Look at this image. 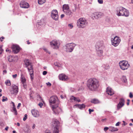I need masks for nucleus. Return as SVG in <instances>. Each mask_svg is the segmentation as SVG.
Returning a JSON list of instances; mask_svg holds the SVG:
<instances>
[{
  "mask_svg": "<svg viewBox=\"0 0 133 133\" xmlns=\"http://www.w3.org/2000/svg\"><path fill=\"white\" fill-rule=\"evenodd\" d=\"M87 86L90 90L95 91L98 89L99 84L97 79L95 78H91L87 81Z\"/></svg>",
  "mask_w": 133,
  "mask_h": 133,
  "instance_id": "1",
  "label": "nucleus"
},
{
  "mask_svg": "<svg viewBox=\"0 0 133 133\" xmlns=\"http://www.w3.org/2000/svg\"><path fill=\"white\" fill-rule=\"evenodd\" d=\"M116 12V15L118 16H124L128 17L129 15V11L122 6L117 8Z\"/></svg>",
  "mask_w": 133,
  "mask_h": 133,
  "instance_id": "2",
  "label": "nucleus"
},
{
  "mask_svg": "<svg viewBox=\"0 0 133 133\" xmlns=\"http://www.w3.org/2000/svg\"><path fill=\"white\" fill-rule=\"evenodd\" d=\"M49 102L50 106L52 107L53 106H55L59 104V101L56 96H51L49 99Z\"/></svg>",
  "mask_w": 133,
  "mask_h": 133,
  "instance_id": "3",
  "label": "nucleus"
},
{
  "mask_svg": "<svg viewBox=\"0 0 133 133\" xmlns=\"http://www.w3.org/2000/svg\"><path fill=\"white\" fill-rule=\"evenodd\" d=\"M88 22L84 18H80L77 21V25L79 28H84L87 25Z\"/></svg>",
  "mask_w": 133,
  "mask_h": 133,
  "instance_id": "4",
  "label": "nucleus"
},
{
  "mask_svg": "<svg viewBox=\"0 0 133 133\" xmlns=\"http://www.w3.org/2000/svg\"><path fill=\"white\" fill-rule=\"evenodd\" d=\"M52 128H54L53 133H58V127L59 125V122L57 119H54L52 123Z\"/></svg>",
  "mask_w": 133,
  "mask_h": 133,
  "instance_id": "5",
  "label": "nucleus"
},
{
  "mask_svg": "<svg viewBox=\"0 0 133 133\" xmlns=\"http://www.w3.org/2000/svg\"><path fill=\"white\" fill-rule=\"evenodd\" d=\"M76 44L73 43L66 44L64 46L65 51L68 52H71L73 50Z\"/></svg>",
  "mask_w": 133,
  "mask_h": 133,
  "instance_id": "6",
  "label": "nucleus"
},
{
  "mask_svg": "<svg viewBox=\"0 0 133 133\" xmlns=\"http://www.w3.org/2000/svg\"><path fill=\"white\" fill-rule=\"evenodd\" d=\"M112 44L114 46H118L121 41V39L117 36H115L114 38L111 39Z\"/></svg>",
  "mask_w": 133,
  "mask_h": 133,
  "instance_id": "7",
  "label": "nucleus"
},
{
  "mask_svg": "<svg viewBox=\"0 0 133 133\" xmlns=\"http://www.w3.org/2000/svg\"><path fill=\"white\" fill-rule=\"evenodd\" d=\"M119 65L121 68L123 70L128 69L129 65L128 64V62L126 61H123L119 62Z\"/></svg>",
  "mask_w": 133,
  "mask_h": 133,
  "instance_id": "8",
  "label": "nucleus"
},
{
  "mask_svg": "<svg viewBox=\"0 0 133 133\" xmlns=\"http://www.w3.org/2000/svg\"><path fill=\"white\" fill-rule=\"evenodd\" d=\"M63 10L65 14L69 16L71 15L72 12L69 9V6L68 5L64 4L63 6Z\"/></svg>",
  "mask_w": 133,
  "mask_h": 133,
  "instance_id": "9",
  "label": "nucleus"
},
{
  "mask_svg": "<svg viewBox=\"0 0 133 133\" xmlns=\"http://www.w3.org/2000/svg\"><path fill=\"white\" fill-rule=\"evenodd\" d=\"M104 16V14L100 12H95L93 13L92 15V18L98 19L99 18H101Z\"/></svg>",
  "mask_w": 133,
  "mask_h": 133,
  "instance_id": "10",
  "label": "nucleus"
},
{
  "mask_svg": "<svg viewBox=\"0 0 133 133\" xmlns=\"http://www.w3.org/2000/svg\"><path fill=\"white\" fill-rule=\"evenodd\" d=\"M51 47L54 49H57L59 47V44L56 40H53L50 43Z\"/></svg>",
  "mask_w": 133,
  "mask_h": 133,
  "instance_id": "11",
  "label": "nucleus"
},
{
  "mask_svg": "<svg viewBox=\"0 0 133 133\" xmlns=\"http://www.w3.org/2000/svg\"><path fill=\"white\" fill-rule=\"evenodd\" d=\"M51 18L55 21H57L58 18L57 11L56 10H52L51 12Z\"/></svg>",
  "mask_w": 133,
  "mask_h": 133,
  "instance_id": "12",
  "label": "nucleus"
},
{
  "mask_svg": "<svg viewBox=\"0 0 133 133\" xmlns=\"http://www.w3.org/2000/svg\"><path fill=\"white\" fill-rule=\"evenodd\" d=\"M59 105L53 106L52 107V110L55 114H58L62 111V109L58 107Z\"/></svg>",
  "mask_w": 133,
  "mask_h": 133,
  "instance_id": "13",
  "label": "nucleus"
},
{
  "mask_svg": "<svg viewBox=\"0 0 133 133\" xmlns=\"http://www.w3.org/2000/svg\"><path fill=\"white\" fill-rule=\"evenodd\" d=\"M125 100L122 98H121L119 99V102L117 106V109L119 110L124 105Z\"/></svg>",
  "mask_w": 133,
  "mask_h": 133,
  "instance_id": "14",
  "label": "nucleus"
},
{
  "mask_svg": "<svg viewBox=\"0 0 133 133\" xmlns=\"http://www.w3.org/2000/svg\"><path fill=\"white\" fill-rule=\"evenodd\" d=\"M21 7L24 8H28L29 7V5L28 3L25 1H22L20 3Z\"/></svg>",
  "mask_w": 133,
  "mask_h": 133,
  "instance_id": "15",
  "label": "nucleus"
},
{
  "mask_svg": "<svg viewBox=\"0 0 133 133\" xmlns=\"http://www.w3.org/2000/svg\"><path fill=\"white\" fill-rule=\"evenodd\" d=\"M103 41H101L97 43L96 45V49H102L103 47Z\"/></svg>",
  "mask_w": 133,
  "mask_h": 133,
  "instance_id": "16",
  "label": "nucleus"
},
{
  "mask_svg": "<svg viewBox=\"0 0 133 133\" xmlns=\"http://www.w3.org/2000/svg\"><path fill=\"white\" fill-rule=\"evenodd\" d=\"M12 49L14 52L15 54H17L20 50V48L19 46L16 45H13L12 46Z\"/></svg>",
  "mask_w": 133,
  "mask_h": 133,
  "instance_id": "17",
  "label": "nucleus"
},
{
  "mask_svg": "<svg viewBox=\"0 0 133 133\" xmlns=\"http://www.w3.org/2000/svg\"><path fill=\"white\" fill-rule=\"evenodd\" d=\"M32 115L35 117H37L39 116L38 111L35 109H33L31 111Z\"/></svg>",
  "mask_w": 133,
  "mask_h": 133,
  "instance_id": "18",
  "label": "nucleus"
},
{
  "mask_svg": "<svg viewBox=\"0 0 133 133\" xmlns=\"http://www.w3.org/2000/svg\"><path fill=\"white\" fill-rule=\"evenodd\" d=\"M29 71V72L30 75L31 76V79H32L33 77V70L32 68V65H31L30 67H28L27 68Z\"/></svg>",
  "mask_w": 133,
  "mask_h": 133,
  "instance_id": "19",
  "label": "nucleus"
},
{
  "mask_svg": "<svg viewBox=\"0 0 133 133\" xmlns=\"http://www.w3.org/2000/svg\"><path fill=\"white\" fill-rule=\"evenodd\" d=\"M18 88L17 86L14 85L13 86L12 90L11 91V93L13 94H16L18 92Z\"/></svg>",
  "mask_w": 133,
  "mask_h": 133,
  "instance_id": "20",
  "label": "nucleus"
},
{
  "mask_svg": "<svg viewBox=\"0 0 133 133\" xmlns=\"http://www.w3.org/2000/svg\"><path fill=\"white\" fill-rule=\"evenodd\" d=\"M59 79L64 81L67 80L68 78L67 76L63 74L60 75L59 76Z\"/></svg>",
  "mask_w": 133,
  "mask_h": 133,
  "instance_id": "21",
  "label": "nucleus"
},
{
  "mask_svg": "<svg viewBox=\"0 0 133 133\" xmlns=\"http://www.w3.org/2000/svg\"><path fill=\"white\" fill-rule=\"evenodd\" d=\"M106 92L110 96L114 94V92L112 89L109 87H108L107 89Z\"/></svg>",
  "mask_w": 133,
  "mask_h": 133,
  "instance_id": "22",
  "label": "nucleus"
},
{
  "mask_svg": "<svg viewBox=\"0 0 133 133\" xmlns=\"http://www.w3.org/2000/svg\"><path fill=\"white\" fill-rule=\"evenodd\" d=\"M24 62L25 63V67L27 68L28 67H29V66L31 65H31V63L30 62V60L28 59H25L24 61Z\"/></svg>",
  "mask_w": 133,
  "mask_h": 133,
  "instance_id": "23",
  "label": "nucleus"
},
{
  "mask_svg": "<svg viewBox=\"0 0 133 133\" xmlns=\"http://www.w3.org/2000/svg\"><path fill=\"white\" fill-rule=\"evenodd\" d=\"M21 81L23 84V86H24L26 82V80L24 75H23V74L22 73L21 74Z\"/></svg>",
  "mask_w": 133,
  "mask_h": 133,
  "instance_id": "24",
  "label": "nucleus"
},
{
  "mask_svg": "<svg viewBox=\"0 0 133 133\" xmlns=\"http://www.w3.org/2000/svg\"><path fill=\"white\" fill-rule=\"evenodd\" d=\"M97 54V55L99 57L102 56L103 54V51L102 49H96Z\"/></svg>",
  "mask_w": 133,
  "mask_h": 133,
  "instance_id": "25",
  "label": "nucleus"
},
{
  "mask_svg": "<svg viewBox=\"0 0 133 133\" xmlns=\"http://www.w3.org/2000/svg\"><path fill=\"white\" fill-rule=\"evenodd\" d=\"M109 130L111 132H113L114 131H117L118 130V129L117 128H115L112 127H109Z\"/></svg>",
  "mask_w": 133,
  "mask_h": 133,
  "instance_id": "26",
  "label": "nucleus"
},
{
  "mask_svg": "<svg viewBox=\"0 0 133 133\" xmlns=\"http://www.w3.org/2000/svg\"><path fill=\"white\" fill-rule=\"evenodd\" d=\"M77 106L80 109H82L83 108H84L85 107V105L84 104H76L74 105V107Z\"/></svg>",
  "mask_w": 133,
  "mask_h": 133,
  "instance_id": "27",
  "label": "nucleus"
},
{
  "mask_svg": "<svg viewBox=\"0 0 133 133\" xmlns=\"http://www.w3.org/2000/svg\"><path fill=\"white\" fill-rule=\"evenodd\" d=\"M91 102L94 104H96L99 103V101L98 99H92Z\"/></svg>",
  "mask_w": 133,
  "mask_h": 133,
  "instance_id": "28",
  "label": "nucleus"
},
{
  "mask_svg": "<svg viewBox=\"0 0 133 133\" xmlns=\"http://www.w3.org/2000/svg\"><path fill=\"white\" fill-rule=\"evenodd\" d=\"M11 111L14 113L15 115H17V111L16 110L15 107H12V110H11Z\"/></svg>",
  "mask_w": 133,
  "mask_h": 133,
  "instance_id": "29",
  "label": "nucleus"
},
{
  "mask_svg": "<svg viewBox=\"0 0 133 133\" xmlns=\"http://www.w3.org/2000/svg\"><path fill=\"white\" fill-rule=\"evenodd\" d=\"M8 61L9 62H12L14 59L13 57L12 56H9L8 57Z\"/></svg>",
  "mask_w": 133,
  "mask_h": 133,
  "instance_id": "30",
  "label": "nucleus"
},
{
  "mask_svg": "<svg viewBox=\"0 0 133 133\" xmlns=\"http://www.w3.org/2000/svg\"><path fill=\"white\" fill-rule=\"evenodd\" d=\"M46 0H38V3L40 5H41L44 3L45 2Z\"/></svg>",
  "mask_w": 133,
  "mask_h": 133,
  "instance_id": "31",
  "label": "nucleus"
},
{
  "mask_svg": "<svg viewBox=\"0 0 133 133\" xmlns=\"http://www.w3.org/2000/svg\"><path fill=\"white\" fill-rule=\"evenodd\" d=\"M54 64L55 66H57L58 67H61L62 66L59 63L56 62H55L54 63Z\"/></svg>",
  "mask_w": 133,
  "mask_h": 133,
  "instance_id": "32",
  "label": "nucleus"
},
{
  "mask_svg": "<svg viewBox=\"0 0 133 133\" xmlns=\"http://www.w3.org/2000/svg\"><path fill=\"white\" fill-rule=\"evenodd\" d=\"M122 81L123 82L126 83L127 82V79L125 76H123L122 78Z\"/></svg>",
  "mask_w": 133,
  "mask_h": 133,
  "instance_id": "33",
  "label": "nucleus"
},
{
  "mask_svg": "<svg viewBox=\"0 0 133 133\" xmlns=\"http://www.w3.org/2000/svg\"><path fill=\"white\" fill-rule=\"evenodd\" d=\"M5 83L7 85L10 86L11 85L10 82V80H8L6 81Z\"/></svg>",
  "mask_w": 133,
  "mask_h": 133,
  "instance_id": "34",
  "label": "nucleus"
},
{
  "mask_svg": "<svg viewBox=\"0 0 133 133\" xmlns=\"http://www.w3.org/2000/svg\"><path fill=\"white\" fill-rule=\"evenodd\" d=\"M3 99L2 100V101L4 102L5 101H6L8 100V98L6 97H5L4 96L2 97Z\"/></svg>",
  "mask_w": 133,
  "mask_h": 133,
  "instance_id": "35",
  "label": "nucleus"
},
{
  "mask_svg": "<svg viewBox=\"0 0 133 133\" xmlns=\"http://www.w3.org/2000/svg\"><path fill=\"white\" fill-rule=\"evenodd\" d=\"M76 98V97H75L73 96H71L70 97V99L71 100H74L75 101Z\"/></svg>",
  "mask_w": 133,
  "mask_h": 133,
  "instance_id": "36",
  "label": "nucleus"
},
{
  "mask_svg": "<svg viewBox=\"0 0 133 133\" xmlns=\"http://www.w3.org/2000/svg\"><path fill=\"white\" fill-rule=\"evenodd\" d=\"M27 116L28 115L27 114H25L24 115V117L23 118V120L24 121H25L27 118Z\"/></svg>",
  "mask_w": 133,
  "mask_h": 133,
  "instance_id": "37",
  "label": "nucleus"
},
{
  "mask_svg": "<svg viewBox=\"0 0 133 133\" xmlns=\"http://www.w3.org/2000/svg\"><path fill=\"white\" fill-rule=\"evenodd\" d=\"M75 101H77L78 103L81 101V100L78 98L76 97Z\"/></svg>",
  "mask_w": 133,
  "mask_h": 133,
  "instance_id": "38",
  "label": "nucleus"
},
{
  "mask_svg": "<svg viewBox=\"0 0 133 133\" xmlns=\"http://www.w3.org/2000/svg\"><path fill=\"white\" fill-rule=\"evenodd\" d=\"M3 49L2 48V46H0V54H2L3 51Z\"/></svg>",
  "mask_w": 133,
  "mask_h": 133,
  "instance_id": "39",
  "label": "nucleus"
},
{
  "mask_svg": "<svg viewBox=\"0 0 133 133\" xmlns=\"http://www.w3.org/2000/svg\"><path fill=\"white\" fill-rule=\"evenodd\" d=\"M98 3L100 4H102L103 3V0H98Z\"/></svg>",
  "mask_w": 133,
  "mask_h": 133,
  "instance_id": "40",
  "label": "nucleus"
},
{
  "mask_svg": "<svg viewBox=\"0 0 133 133\" xmlns=\"http://www.w3.org/2000/svg\"><path fill=\"white\" fill-rule=\"evenodd\" d=\"M89 114H91V112H93L94 111V110L93 109H89Z\"/></svg>",
  "mask_w": 133,
  "mask_h": 133,
  "instance_id": "41",
  "label": "nucleus"
},
{
  "mask_svg": "<svg viewBox=\"0 0 133 133\" xmlns=\"http://www.w3.org/2000/svg\"><path fill=\"white\" fill-rule=\"evenodd\" d=\"M43 50L47 53H48L49 54H50V52H49L48 50L46 48H43Z\"/></svg>",
  "mask_w": 133,
  "mask_h": 133,
  "instance_id": "42",
  "label": "nucleus"
},
{
  "mask_svg": "<svg viewBox=\"0 0 133 133\" xmlns=\"http://www.w3.org/2000/svg\"><path fill=\"white\" fill-rule=\"evenodd\" d=\"M17 76V75L16 74H15V75H12V77L14 78H16Z\"/></svg>",
  "mask_w": 133,
  "mask_h": 133,
  "instance_id": "43",
  "label": "nucleus"
},
{
  "mask_svg": "<svg viewBox=\"0 0 133 133\" xmlns=\"http://www.w3.org/2000/svg\"><path fill=\"white\" fill-rule=\"evenodd\" d=\"M109 129L108 127H105L104 128V130L105 131H107Z\"/></svg>",
  "mask_w": 133,
  "mask_h": 133,
  "instance_id": "44",
  "label": "nucleus"
},
{
  "mask_svg": "<svg viewBox=\"0 0 133 133\" xmlns=\"http://www.w3.org/2000/svg\"><path fill=\"white\" fill-rule=\"evenodd\" d=\"M68 26L69 28H70L71 29L73 27V25L70 24H69L68 25Z\"/></svg>",
  "mask_w": 133,
  "mask_h": 133,
  "instance_id": "45",
  "label": "nucleus"
},
{
  "mask_svg": "<svg viewBox=\"0 0 133 133\" xmlns=\"http://www.w3.org/2000/svg\"><path fill=\"white\" fill-rule=\"evenodd\" d=\"M129 97L130 98H132L133 97V95L132 94V93L131 92H130L129 93Z\"/></svg>",
  "mask_w": 133,
  "mask_h": 133,
  "instance_id": "46",
  "label": "nucleus"
},
{
  "mask_svg": "<svg viewBox=\"0 0 133 133\" xmlns=\"http://www.w3.org/2000/svg\"><path fill=\"white\" fill-rule=\"evenodd\" d=\"M38 105L40 106V108H42V105H43V104L42 103H39Z\"/></svg>",
  "mask_w": 133,
  "mask_h": 133,
  "instance_id": "47",
  "label": "nucleus"
},
{
  "mask_svg": "<svg viewBox=\"0 0 133 133\" xmlns=\"http://www.w3.org/2000/svg\"><path fill=\"white\" fill-rule=\"evenodd\" d=\"M47 73V72L46 71H44L43 72V75H46Z\"/></svg>",
  "mask_w": 133,
  "mask_h": 133,
  "instance_id": "48",
  "label": "nucleus"
},
{
  "mask_svg": "<svg viewBox=\"0 0 133 133\" xmlns=\"http://www.w3.org/2000/svg\"><path fill=\"white\" fill-rule=\"evenodd\" d=\"M46 84H47V85L49 86H51V84L49 82H48L46 83Z\"/></svg>",
  "mask_w": 133,
  "mask_h": 133,
  "instance_id": "49",
  "label": "nucleus"
},
{
  "mask_svg": "<svg viewBox=\"0 0 133 133\" xmlns=\"http://www.w3.org/2000/svg\"><path fill=\"white\" fill-rule=\"evenodd\" d=\"M21 103H19L18 104V105L17 107V108L18 109H19V107L21 106Z\"/></svg>",
  "mask_w": 133,
  "mask_h": 133,
  "instance_id": "50",
  "label": "nucleus"
},
{
  "mask_svg": "<svg viewBox=\"0 0 133 133\" xmlns=\"http://www.w3.org/2000/svg\"><path fill=\"white\" fill-rule=\"evenodd\" d=\"M107 119L106 118L103 119H101V121L103 122H105L106 121Z\"/></svg>",
  "mask_w": 133,
  "mask_h": 133,
  "instance_id": "51",
  "label": "nucleus"
},
{
  "mask_svg": "<svg viewBox=\"0 0 133 133\" xmlns=\"http://www.w3.org/2000/svg\"><path fill=\"white\" fill-rule=\"evenodd\" d=\"M7 73V71L6 70H4L3 71V74H6Z\"/></svg>",
  "mask_w": 133,
  "mask_h": 133,
  "instance_id": "52",
  "label": "nucleus"
},
{
  "mask_svg": "<svg viewBox=\"0 0 133 133\" xmlns=\"http://www.w3.org/2000/svg\"><path fill=\"white\" fill-rule=\"evenodd\" d=\"M76 5H75V9H74L72 10V11H73V12H75V11L76 10Z\"/></svg>",
  "mask_w": 133,
  "mask_h": 133,
  "instance_id": "53",
  "label": "nucleus"
},
{
  "mask_svg": "<svg viewBox=\"0 0 133 133\" xmlns=\"http://www.w3.org/2000/svg\"><path fill=\"white\" fill-rule=\"evenodd\" d=\"M120 123L119 122H117L116 124V126H118L119 125V124Z\"/></svg>",
  "mask_w": 133,
  "mask_h": 133,
  "instance_id": "54",
  "label": "nucleus"
},
{
  "mask_svg": "<svg viewBox=\"0 0 133 133\" xmlns=\"http://www.w3.org/2000/svg\"><path fill=\"white\" fill-rule=\"evenodd\" d=\"M11 103L12 104L13 106V107H15V104L14 103V102H11Z\"/></svg>",
  "mask_w": 133,
  "mask_h": 133,
  "instance_id": "55",
  "label": "nucleus"
},
{
  "mask_svg": "<svg viewBox=\"0 0 133 133\" xmlns=\"http://www.w3.org/2000/svg\"><path fill=\"white\" fill-rule=\"evenodd\" d=\"M9 128V127L8 126H6V127L5 128V130L7 131L8 130V129Z\"/></svg>",
  "mask_w": 133,
  "mask_h": 133,
  "instance_id": "56",
  "label": "nucleus"
},
{
  "mask_svg": "<svg viewBox=\"0 0 133 133\" xmlns=\"http://www.w3.org/2000/svg\"><path fill=\"white\" fill-rule=\"evenodd\" d=\"M64 16V14H62L61 16V18H62Z\"/></svg>",
  "mask_w": 133,
  "mask_h": 133,
  "instance_id": "57",
  "label": "nucleus"
},
{
  "mask_svg": "<svg viewBox=\"0 0 133 133\" xmlns=\"http://www.w3.org/2000/svg\"><path fill=\"white\" fill-rule=\"evenodd\" d=\"M35 124H34L33 126L32 127V128L33 129H34L35 128Z\"/></svg>",
  "mask_w": 133,
  "mask_h": 133,
  "instance_id": "58",
  "label": "nucleus"
},
{
  "mask_svg": "<svg viewBox=\"0 0 133 133\" xmlns=\"http://www.w3.org/2000/svg\"><path fill=\"white\" fill-rule=\"evenodd\" d=\"M17 126H20V124H19V123H17Z\"/></svg>",
  "mask_w": 133,
  "mask_h": 133,
  "instance_id": "59",
  "label": "nucleus"
},
{
  "mask_svg": "<svg viewBox=\"0 0 133 133\" xmlns=\"http://www.w3.org/2000/svg\"><path fill=\"white\" fill-rule=\"evenodd\" d=\"M27 44H29L30 43V42H29V40H28L27 41Z\"/></svg>",
  "mask_w": 133,
  "mask_h": 133,
  "instance_id": "60",
  "label": "nucleus"
},
{
  "mask_svg": "<svg viewBox=\"0 0 133 133\" xmlns=\"http://www.w3.org/2000/svg\"><path fill=\"white\" fill-rule=\"evenodd\" d=\"M30 97L31 99H32L33 98V97L31 95H30Z\"/></svg>",
  "mask_w": 133,
  "mask_h": 133,
  "instance_id": "61",
  "label": "nucleus"
},
{
  "mask_svg": "<svg viewBox=\"0 0 133 133\" xmlns=\"http://www.w3.org/2000/svg\"><path fill=\"white\" fill-rule=\"evenodd\" d=\"M129 104V102H128L127 103V105H128Z\"/></svg>",
  "mask_w": 133,
  "mask_h": 133,
  "instance_id": "62",
  "label": "nucleus"
},
{
  "mask_svg": "<svg viewBox=\"0 0 133 133\" xmlns=\"http://www.w3.org/2000/svg\"><path fill=\"white\" fill-rule=\"evenodd\" d=\"M129 125H130V126H132V123H130L129 124Z\"/></svg>",
  "mask_w": 133,
  "mask_h": 133,
  "instance_id": "63",
  "label": "nucleus"
},
{
  "mask_svg": "<svg viewBox=\"0 0 133 133\" xmlns=\"http://www.w3.org/2000/svg\"><path fill=\"white\" fill-rule=\"evenodd\" d=\"M45 133H51L49 132L46 131L45 132Z\"/></svg>",
  "mask_w": 133,
  "mask_h": 133,
  "instance_id": "64",
  "label": "nucleus"
}]
</instances>
